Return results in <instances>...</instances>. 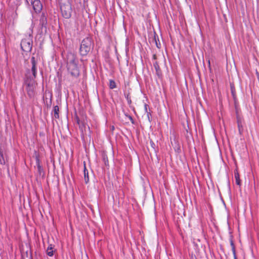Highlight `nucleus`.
<instances>
[{
	"instance_id": "0eeeda50",
	"label": "nucleus",
	"mask_w": 259,
	"mask_h": 259,
	"mask_svg": "<svg viewBox=\"0 0 259 259\" xmlns=\"http://www.w3.org/2000/svg\"><path fill=\"white\" fill-rule=\"evenodd\" d=\"M68 72L72 77L77 78L79 75V70L78 64L67 66Z\"/></svg>"
},
{
	"instance_id": "412c9836",
	"label": "nucleus",
	"mask_w": 259,
	"mask_h": 259,
	"mask_svg": "<svg viewBox=\"0 0 259 259\" xmlns=\"http://www.w3.org/2000/svg\"><path fill=\"white\" fill-rule=\"evenodd\" d=\"M238 128H239V132L240 134H241V129L240 125L239 123H238Z\"/></svg>"
},
{
	"instance_id": "aec40b11",
	"label": "nucleus",
	"mask_w": 259,
	"mask_h": 259,
	"mask_svg": "<svg viewBox=\"0 0 259 259\" xmlns=\"http://www.w3.org/2000/svg\"><path fill=\"white\" fill-rule=\"evenodd\" d=\"M154 40H155V44H156V45L157 46V47L158 48H160V44L159 43V44H158L157 41H156V38H155V36H154Z\"/></svg>"
},
{
	"instance_id": "f8f14e48",
	"label": "nucleus",
	"mask_w": 259,
	"mask_h": 259,
	"mask_svg": "<svg viewBox=\"0 0 259 259\" xmlns=\"http://www.w3.org/2000/svg\"><path fill=\"white\" fill-rule=\"evenodd\" d=\"M230 245L232 247V250L233 254L234 259H237V256H236V254L235 246V244L234 243L233 240L232 239V236H230Z\"/></svg>"
},
{
	"instance_id": "a878e982",
	"label": "nucleus",
	"mask_w": 259,
	"mask_h": 259,
	"mask_svg": "<svg viewBox=\"0 0 259 259\" xmlns=\"http://www.w3.org/2000/svg\"><path fill=\"white\" fill-rule=\"evenodd\" d=\"M37 167H38V170H40V169H41V166H40V165L39 164H38Z\"/></svg>"
},
{
	"instance_id": "c85d7f7f",
	"label": "nucleus",
	"mask_w": 259,
	"mask_h": 259,
	"mask_svg": "<svg viewBox=\"0 0 259 259\" xmlns=\"http://www.w3.org/2000/svg\"><path fill=\"white\" fill-rule=\"evenodd\" d=\"M232 94L234 95V92L233 91L232 89Z\"/></svg>"
},
{
	"instance_id": "7ed1b4c3",
	"label": "nucleus",
	"mask_w": 259,
	"mask_h": 259,
	"mask_svg": "<svg viewBox=\"0 0 259 259\" xmlns=\"http://www.w3.org/2000/svg\"><path fill=\"white\" fill-rule=\"evenodd\" d=\"M31 68L30 69H27L25 74V78L30 79L31 80L35 79L36 77V65L37 64V59L34 56L31 58Z\"/></svg>"
},
{
	"instance_id": "5701e85b",
	"label": "nucleus",
	"mask_w": 259,
	"mask_h": 259,
	"mask_svg": "<svg viewBox=\"0 0 259 259\" xmlns=\"http://www.w3.org/2000/svg\"><path fill=\"white\" fill-rule=\"evenodd\" d=\"M153 59H154V60L156 59V55L155 54H154L153 55Z\"/></svg>"
},
{
	"instance_id": "f3484780",
	"label": "nucleus",
	"mask_w": 259,
	"mask_h": 259,
	"mask_svg": "<svg viewBox=\"0 0 259 259\" xmlns=\"http://www.w3.org/2000/svg\"><path fill=\"white\" fill-rule=\"evenodd\" d=\"M109 87L111 89H113L115 88L116 87L115 82L113 80H110Z\"/></svg>"
},
{
	"instance_id": "9d476101",
	"label": "nucleus",
	"mask_w": 259,
	"mask_h": 259,
	"mask_svg": "<svg viewBox=\"0 0 259 259\" xmlns=\"http://www.w3.org/2000/svg\"><path fill=\"white\" fill-rule=\"evenodd\" d=\"M234 178L236 185L240 186L241 185V180L240 179V175L237 168L234 170Z\"/></svg>"
},
{
	"instance_id": "423d86ee",
	"label": "nucleus",
	"mask_w": 259,
	"mask_h": 259,
	"mask_svg": "<svg viewBox=\"0 0 259 259\" xmlns=\"http://www.w3.org/2000/svg\"><path fill=\"white\" fill-rule=\"evenodd\" d=\"M66 61L67 66L78 64V59L75 54L72 52H68L66 55Z\"/></svg>"
},
{
	"instance_id": "9b49d317",
	"label": "nucleus",
	"mask_w": 259,
	"mask_h": 259,
	"mask_svg": "<svg viewBox=\"0 0 259 259\" xmlns=\"http://www.w3.org/2000/svg\"><path fill=\"white\" fill-rule=\"evenodd\" d=\"M7 159L4 154H0V169L4 168V165L6 164Z\"/></svg>"
},
{
	"instance_id": "f03ea898",
	"label": "nucleus",
	"mask_w": 259,
	"mask_h": 259,
	"mask_svg": "<svg viewBox=\"0 0 259 259\" xmlns=\"http://www.w3.org/2000/svg\"><path fill=\"white\" fill-rule=\"evenodd\" d=\"M94 47V44L92 38L87 37L83 39L81 43L79 52L81 56H86Z\"/></svg>"
},
{
	"instance_id": "1a4fd4ad",
	"label": "nucleus",
	"mask_w": 259,
	"mask_h": 259,
	"mask_svg": "<svg viewBox=\"0 0 259 259\" xmlns=\"http://www.w3.org/2000/svg\"><path fill=\"white\" fill-rule=\"evenodd\" d=\"M47 25V14L42 12L40 19H39V25L41 26V29L44 28L46 29Z\"/></svg>"
},
{
	"instance_id": "2eb2a0df",
	"label": "nucleus",
	"mask_w": 259,
	"mask_h": 259,
	"mask_svg": "<svg viewBox=\"0 0 259 259\" xmlns=\"http://www.w3.org/2000/svg\"><path fill=\"white\" fill-rule=\"evenodd\" d=\"M59 108L58 106H55L54 107V117L55 118H59Z\"/></svg>"
},
{
	"instance_id": "6ab92c4d",
	"label": "nucleus",
	"mask_w": 259,
	"mask_h": 259,
	"mask_svg": "<svg viewBox=\"0 0 259 259\" xmlns=\"http://www.w3.org/2000/svg\"><path fill=\"white\" fill-rule=\"evenodd\" d=\"M145 109L146 112H147L148 119L150 120L149 115H150V113L147 111V105H146V104H145Z\"/></svg>"
},
{
	"instance_id": "39448f33",
	"label": "nucleus",
	"mask_w": 259,
	"mask_h": 259,
	"mask_svg": "<svg viewBox=\"0 0 259 259\" xmlns=\"http://www.w3.org/2000/svg\"><path fill=\"white\" fill-rule=\"evenodd\" d=\"M60 9L64 18L68 19L71 17L72 9L70 4L62 5Z\"/></svg>"
},
{
	"instance_id": "4468645a",
	"label": "nucleus",
	"mask_w": 259,
	"mask_h": 259,
	"mask_svg": "<svg viewBox=\"0 0 259 259\" xmlns=\"http://www.w3.org/2000/svg\"><path fill=\"white\" fill-rule=\"evenodd\" d=\"M84 182L86 184H87L89 181V172L88 169H87L85 167V164H84Z\"/></svg>"
},
{
	"instance_id": "4be33fe9",
	"label": "nucleus",
	"mask_w": 259,
	"mask_h": 259,
	"mask_svg": "<svg viewBox=\"0 0 259 259\" xmlns=\"http://www.w3.org/2000/svg\"><path fill=\"white\" fill-rule=\"evenodd\" d=\"M33 0H26V3H27V4H29V2H30L31 3H32V2H33Z\"/></svg>"
},
{
	"instance_id": "a211bd4d",
	"label": "nucleus",
	"mask_w": 259,
	"mask_h": 259,
	"mask_svg": "<svg viewBox=\"0 0 259 259\" xmlns=\"http://www.w3.org/2000/svg\"><path fill=\"white\" fill-rule=\"evenodd\" d=\"M103 160L104 161L105 164V165H108V158H107V156L103 155Z\"/></svg>"
},
{
	"instance_id": "20e7f679",
	"label": "nucleus",
	"mask_w": 259,
	"mask_h": 259,
	"mask_svg": "<svg viewBox=\"0 0 259 259\" xmlns=\"http://www.w3.org/2000/svg\"><path fill=\"white\" fill-rule=\"evenodd\" d=\"M32 40L30 37H27L22 40L21 47L24 52H29L32 50Z\"/></svg>"
},
{
	"instance_id": "6e6552de",
	"label": "nucleus",
	"mask_w": 259,
	"mask_h": 259,
	"mask_svg": "<svg viewBox=\"0 0 259 259\" xmlns=\"http://www.w3.org/2000/svg\"><path fill=\"white\" fill-rule=\"evenodd\" d=\"M31 5L33 6V10L37 13H39L42 9V5L39 0H34Z\"/></svg>"
},
{
	"instance_id": "bb28decb",
	"label": "nucleus",
	"mask_w": 259,
	"mask_h": 259,
	"mask_svg": "<svg viewBox=\"0 0 259 259\" xmlns=\"http://www.w3.org/2000/svg\"><path fill=\"white\" fill-rule=\"evenodd\" d=\"M208 65H209V67H210V61L209 60H208Z\"/></svg>"
},
{
	"instance_id": "393cba45",
	"label": "nucleus",
	"mask_w": 259,
	"mask_h": 259,
	"mask_svg": "<svg viewBox=\"0 0 259 259\" xmlns=\"http://www.w3.org/2000/svg\"><path fill=\"white\" fill-rule=\"evenodd\" d=\"M0 154H4V151L1 148H0Z\"/></svg>"
},
{
	"instance_id": "b1692460",
	"label": "nucleus",
	"mask_w": 259,
	"mask_h": 259,
	"mask_svg": "<svg viewBox=\"0 0 259 259\" xmlns=\"http://www.w3.org/2000/svg\"><path fill=\"white\" fill-rule=\"evenodd\" d=\"M129 118H130V119L131 120V121H132V123H133L134 122H133V118H132L131 116H129Z\"/></svg>"
},
{
	"instance_id": "dca6fc26",
	"label": "nucleus",
	"mask_w": 259,
	"mask_h": 259,
	"mask_svg": "<svg viewBox=\"0 0 259 259\" xmlns=\"http://www.w3.org/2000/svg\"><path fill=\"white\" fill-rule=\"evenodd\" d=\"M47 253L50 256H52L53 255V247L52 246V245H50L48 247V249L47 250Z\"/></svg>"
},
{
	"instance_id": "f257e3e1",
	"label": "nucleus",
	"mask_w": 259,
	"mask_h": 259,
	"mask_svg": "<svg viewBox=\"0 0 259 259\" xmlns=\"http://www.w3.org/2000/svg\"><path fill=\"white\" fill-rule=\"evenodd\" d=\"M37 82L32 79L25 78L24 80V85L25 87L27 96L30 99L33 98L36 95L35 89L37 85Z\"/></svg>"
},
{
	"instance_id": "cd10ccee",
	"label": "nucleus",
	"mask_w": 259,
	"mask_h": 259,
	"mask_svg": "<svg viewBox=\"0 0 259 259\" xmlns=\"http://www.w3.org/2000/svg\"><path fill=\"white\" fill-rule=\"evenodd\" d=\"M114 127L113 126H112L111 127V130L113 131V130H114Z\"/></svg>"
},
{
	"instance_id": "ddd939ff",
	"label": "nucleus",
	"mask_w": 259,
	"mask_h": 259,
	"mask_svg": "<svg viewBox=\"0 0 259 259\" xmlns=\"http://www.w3.org/2000/svg\"><path fill=\"white\" fill-rule=\"evenodd\" d=\"M153 66L156 70V74L160 77L161 75V71L157 61L153 63Z\"/></svg>"
}]
</instances>
